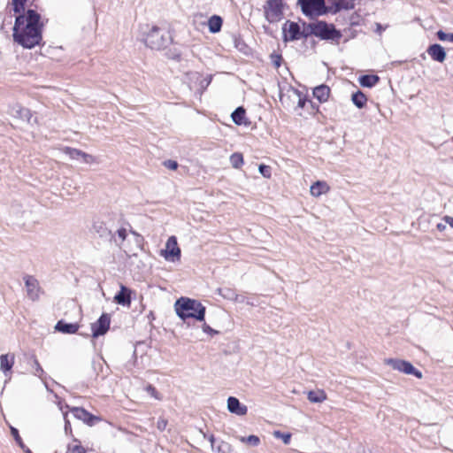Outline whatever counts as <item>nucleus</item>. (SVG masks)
Wrapping results in <instances>:
<instances>
[{
	"instance_id": "473e14b6",
	"label": "nucleus",
	"mask_w": 453,
	"mask_h": 453,
	"mask_svg": "<svg viewBox=\"0 0 453 453\" xmlns=\"http://www.w3.org/2000/svg\"><path fill=\"white\" fill-rule=\"evenodd\" d=\"M219 295L224 297L225 299H228V300H237V294L230 289V288H226V289H219Z\"/></svg>"
},
{
	"instance_id": "ddd939ff",
	"label": "nucleus",
	"mask_w": 453,
	"mask_h": 453,
	"mask_svg": "<svg viewBox=\"0 0 453 453\" xmlns=\"http://www.w3.org/2000/svg\"><path fill=\"white\" fill-rule=\"evenodd\" d=\"M24 280L27 296L33 301L37 300L41 293L38 280L35 277L29 275L26 276Z\"/></svg>"
},
{
	"instance_id": "79ce46f5",
	"label": "nucleus",
	"mask_w": 453,
	"mask_h": 453,
	"mask_svg": "<svg viewBox=\"0 0 453 453\" xmlns=\"http://www.w3.org/2000/svg\"><path fill=\"white\" fill-rule=\"evenodd\" d=\"M11 431H12V434L15 438L16 441L19 444L20 447L23 448L22 441H21L20 436L19 435L18 430L14 427H12Z\"/></svg>"
},
{
	"instance_id": "f704fd0d",
	"label": "nucleus",
	"mask_w": 453,
	"mask_h": 453,
	"mask_svg": "<svg viewBox=\"0 0 453 453\" xmlns=\"http://www.w3.org/2000/svg\"><path fill=\"white\" fill-rule=\"evenodd\" d=\"M26 1L27 0H12V5L13 11H15L16 12H19L21 10H23Z\"/></svg>"
},
{
	"instance_id": "4468645a",
	"label": "nucleus",
	"mask_w": 453,
	"mask_h": 453,
	"mask_svg": "<svg viewBox=\"0 0 453 453\" xmlns=\"http://www.w3.org/2000/svg\"><path fill=\"white\" fill-rule=\"evenodd\" d=\"M227 410L229 412L238 416H244L248 411L247 406L242 404L240 401L234 396H229L227 398Z\"/></svg>"
},
{
	"instance_id": "8fccbe9b",
	"label": "nucleus",
	"mask_w": 453,
	"mask_h": 453,
	"mask_svg": "<svg viewBox=\"0 0 453 453\" xmlns=\"http://www.w3.org/2000/svg\"><path fill=\"white\" fill-rule=\"evenodd\" d=\"M436 227L439 231H444L446 229V226L442 223H438Z\"/></svg>"
},
{
	"instance_id": "f8f14e48",
	"label": "nucleus",
	"mask_w": 453,
	"mask_h": 453,
	"mask_svg": "<svg viewBox=\"0 0 453 453\" xmlns=\"http://www.w3.org/2000/svg\"><path fill=\"white\" fill-rule=\"evenodd\" d=\"M71 411L77 419L81 420L82 422L88 426H93L96 422L101 421V418L99 417L89 413L83 408L73 407L71 409Z\"/></svg>"
},
{
	"instance_id": "864d4df0",
	"label": "nucleus",
	"mask_w": 453,
	"mask_h": 453,
	"mask_svg": "<svg viewBox=\"0 0 453 453\" xmlns=\"http://www.w3.org/2000/svg\"><path fill=\"white\" fill-rule=\"evenodd\" d=\"M210 441H211V448L213 449H214L215 439H214V437L212 435L210 437Z\"/></svg>"
},
{
	"instance_id": "2f4dec72",
	"label": "nucleus",
	"mask_w": 453,
	"mask_h": 453,
	"mask_svg": "<svg viewBox=\"0 0 453 453\" xmlns=\"http://www.w3.org/2000/svg\"><path fill=\"white\" fill-rule=\"evenodd\" d=\"M230 162L233 167L239 168L243 164L242 155L234 153L230 157Z\"/></svg>"
},
{
	"instance_id": "a211bd4d",
	"label": "nucleus",
	"mask_w": 453,
	"mask_h": 453,
	"mask_svg": "<svg viewBox=\"0 0 453 453\" xmlns=\"http://www.w3.org/2000/svg\"><path fill=\"white\" fill-rule=\"evenodd\" d=\"M330 190L329 185L324 180L315 181L310 188V194L313 197H319L322 195L327 194Z\"/></svg>"
},
{
	"instance_id": "cd10ccee",
	"label": "nucleus",
	"mask_w": 453,
	"mask_h": 453,
	"mask_svg": "<svg viewBox=\"0 0 453 453\" xmlns=\"http://www.w3.org/2000/svg\"><path fill=\"white\" fill-rule=\"evenodd\" d=\"M238 439L240 441L249 444L253 447H256L260 443V439L257 435H250L247 437L240 436Z\"/></svg>"
},
{
	"instance_id": "f3484780",
	"label": "nucleus",
	"mask_w": 453,
	"mask_h": 453,
	"mask_svg": "<svg viewBox=\"0 0 453 453\" xmlns=\"http://www.w3.org/2000/svg\"><path fill=\"white\" fill-rule=\"evenodd\" d=\"M14 360L15 357L13 354H3L0 356V370L9 380L11 378L9 372L14 365Z\"/></svg>"
},
{
	"instance_id": "0eeeda50",
	"label": "nucleus",
	"mask_w": 453,
	"mask_h": 453,
	"mask_svg": "<svg viewBox=\"0 0 453 453\" xmlns=\"http://www.w3.org/2000/svg\"><path fill=\"white\" fill-rule=\"evenodd\" d=\"M385 364L390 365L394 370L399 371L408 375H414L421 379L422 372L417 370L410 362L401 359L388 358L385 359Z\"/></svg>"
},
{
	"instance_id": "49530a36",
	"label": "nucleus",
	"mask_w": 453,
	"mask_h": 453,
	"mask_svg": "<svg viewBox=\"0 0 453 453\" xmlns=\"http://www.w3.org/2000/svg\"><path fill=\"white\" fill-rule=\"evenodd\" d=\"M386 29V27H383L381 24L380 23H376V33H378L379 35H380L384 30Z\"/></svg>"
},
{
	"instance_id": "1a4fd4ad",
	"label": "nucleus",
	"mask_w": 453,
	"mask_h": 453,
	"mask_svg": "<svg viewBox=\"0 0 453 453\" xmlns=\"http://www.w3.org/2000/svg\"><path fill=\"white\" fill-rule=\"evenodd\" d=\"M161 256L165 260L175 262L180 258V249L178 247L177 239L175 236L168 238L165 243V249L161 250Z\"/></svg>"
},
{
	"instance_id": "e433bc0d",
	"label": "nucleus",
	"mask_w": 453,
	"mask_h": 453,
	"mask_svg": "<svg viewBox=\"0 0 453 453\" xmlns=\"http://www.w3.org/2000/svg\"><path fill=\"white\" fill-rule=\"evenodd\" d=\"M218 452L219 453H231L232 452L231 446L227 442L221 441L218 447Z\"/></svg>"
},
{
	"instance_id": "3c124183",
	"label": "nucleus",
	"mask_w": 453,
	"mask_h": 453,
	"mask_svg": "<svg viewBox=\"0 0 453 453\" xmlns=\"http://www.w3.org/2000/svg\"><path fill=\"white\" fill-rule=\"evenodd\" d=\"M304 104H305V100L300 97V98H299V101H298V106H299L300 108H303V107H304Z\"/></svg>"
},
{
	"instance_id": "f257e3e1",
	"label": "nucleus",
	"mask_w": 453,
	"mask_h": 453,
	"mask_svg": "<svg viewBox=\"0 0 453 453\" xmlns=\"http://www.w3.org/2000/svg\"><path fill=\"white\" fill-rule=\"evenodd\" d=\"M27 0L26 2H27ZM27 3H25L24 7ZM19 12L13 27V40L24 48L32 49L42 41L41 16L34 10ZM15 13H17L14 11Z\"/></svg>"
},
{
	"instance_id": "9b49d317",
	"label": "nucleus",
	"mask_w": 453,
	"mask_h": 453,
	"mask_svg": "<svg viewBox=\"0 0 453 453\" xmlns=\"http://www.w3.org/2000/svg\"><path fill=\"white\" fill-rule=\"evenodd\" d=\"M10 114L16 119L27 122V124H32L33 122V114L31 111L23 107L19 104H15L11 107ZM34 122H36L35 119H34Z\"/></svg>"
},
{
	"instance_id": "aec40b11",
	"label": "nucleus",
	"mask_w": 453,
	"mask_h": 453,
	"mask_svg": "<svg viewBox=\"0 0 453 453\" xmlns=\"http://www.w3.org/2000/svg\"><path fill=\"white\" fill-rule=\"evenodd\" d=\"M55 329L63 334H75L79 329V325L76 323H66L63 320H59L56 326Z\"/></svg>"
},
{
	"instance_id": "6e6552de",
	"label": "nucleus",
	"mask_w": 453,
	"mask_h": 453,
	"mask_svg": "<svg viewBox=\"0 0 453 453\" xmlns=\"http://www.w3.org/2000/svg\"><path fill=\"white\" fill-rule=\"evenodd\" d=\"M265 19L271 22H278L283 17L282 0H268L265 6Z\"/></svg>"
},
{
	"instance_id": "09e8293b",
	"label": "nucleus",
	"mask_w": 453,
	"mask_h": 453,
	"mask_svg": "<svg viewBox=\"0 0 453 453\" xmlns=\"http://www.w3.org/2000/svg\"><path fill=\"white\" fill-rule=\"evenodd\" d=\"M126 245H129L130 247H134V242L132 239V232H130V236L126 241Z\"/></svg>"
},
{
	"instance_id": "20e7f679",
	"label": "nucleus",
	"mask_w": 453,
	"mask_h": 453,
	"mask_svg": "<svg viewBox=\"0 0 453 453\" xmlns=\"http://www.w3.org/2000/svg\"><path fill=\"white\" fill-rule=\"evenodd\" d=\"M169 42L167 34L157 27L150 28L144 38L145 44L152 50H161L166 47Z\"/></svg>"
},
{
	"instance_id": "c9c22d12",
	"label": "nucleus",
	"mask_w": 453,
	"mask_h": 453,
	"mask_svg": "<svg viewBox=\"0 0 453 453\" xmlns=\"http://www.w3.org/2000/svg\"><path fill=\"white\" fill-rule=\"evenodd\" d=\"M437 36H438V39L440 41H447V40H449L451 42H453V33L452 34H446L442 30H439L437 32Z\"/></svg>"
},
{
	"instance_id": "4be33fe9",
	"label": "nucleus",
	"mask_w": 453,
	"mask_h": 453,
	"mask_svg": "<svg viewBox=\"0 0 453 453\" xmlns=\"http://www.w3.org/2000/svg\"><path fill=\"white\" fill-rule=\"evenodd\" d=\"M307 397L311 403H323L327 398L326 392L322 389L309 391L307 393Z\"/></svg>"
},
{
	"instance_id": "4c0bfd02",
	"label": "nucleus",
	"mask_w": 453,
	"mask_h": 453,
	"mask_svg": "<svg viewBox=\"0 0 453 453\" xmlns=\"http://www.w3.org/2000/svg\"><path fill=\"white\" fill-rule=\"evenodd\" d=\"M259 173L265 177V178H270L271 177V168L268 165H260L258 167Z\"/></svg>"
},
{
	"instance_id": "423d86ee",
	"label": "nucleus",
	"mask_w": 453,
	"mask_h": 453,
	"mask_svg": "<svg viewBox=\"0 0 453 453\" xmlns=\"http://www.w3.org/2000/svg\"><path fill=\"white\" fill-rule=\"evenodd\" d=\"M311 32L321 39H337L341 37L340 33L333 25L319 21L310 25Z\"/></svg>"
},
{
	"instance_id": "a878e982",
	"label": "nucleus",
	"mask_w": 453,
	"mask_h": 453,
	"mask_svg": "<svg viewBox=\"0 0 453 453\" xmlns=\"http://www.w3.org/2000/svg\"><path fill=\"white\" fill-rule=\"evenodd\" d=\"M351 100L357 108L362 109L365 105L367 98L364 93L357 91L352 95Z\"/></svg>"
},
{
	"instance_id": "39448f33",
	"label": "nucleus",
	"mask_w": 453,
	"mask_h": 453,
	"mask_svg": "<svg viewBox=\"0 0 453 453\" xmlns=\"http://www.w3.org/2000/svg\"><path fill=\"white\" fill-rule=\"evenodd\" d=\"M302 12L311 18L319 17L327 12L324 0H298Z\"/></svg>"
},
{
	"instance_id": "dca6fc26",
	"label": "nucleus",
	"mask_w": 453,
	"mask_h": 453,
	"mask_svg": "<svg viewBox=\"0 0 453 453\" xmlns=\"http://www.w3.org/2000/svg\"><path fill=\"white\" fill-rule=\"evenodd\" d=\"M283 34L286 41H294L300 38V27L295 22H287L283 27Z\"/></svg>"
},
{
	"instance_id": "c03bdc74",
	"label": "nucleus",
	"mask_w": 453,
	"mask_h": 453,
	"mask_svg": "<svg viewBox=\"0 0 453 453\" xmlns=\"http://www.w3.org/2000/svg\"><path fill=\"white\" fill-rule=\"evenodd\" d=\"M165 166L170 170H176L178 167V163L173 160H167L165 162Z\"/></svg>"
},
{
	"instance_id": "6ab92c4d",
	"label": "nucleus",
	"mask_w": 453,
	"mask_h": 453,
	"mask_svg": "<svg viewBox=\"0 0 453 453\" xmlns=\"http://www.w3.org/2000/svg\"><path fill=\"white\" fill-rule=\"evenodd\" d=\"M428 55L435 61L442 63L446 58L444 48L440 44H433L427 49Z\"/></svg>"
},
{
	"instance_id": "9d476101",
	"label": "nucleus",
	"mask_w": 453,
	"mask_h": 453,
	"mask_svg": "<svg viewBox=\"0 0 453 453\" xmlns=\"http://www.w3.org/2000/svg\"><path fill=\"white\" fill-rule=\"evenodd\" d=\"M110 323V315L103 313L98 320L91 325L93 337L96 338L100 335H104L108 331Z\"/></svg>"
},
{
	"instance_id": "c85d7f7f",
	"label": "nucleus",
	"mask_w": 453,
	"mask_h": 453,
	"mask_svg": "<svg viewBox=\"0 0 453 453\" xmlns=\"http://www.w3.org/2000/svg\"><path fill=\"white\" fill-rule=\"evenodd\" d=\"M67 453H87V450L80 444L77 440L67 447Z\"/></svg>"
},
{
	"instance_id": "bb28decb",
	"label": "nucleus",
	"mask_w": 453,
	"mask_h": 453,
	"mask_svg": "<svg viewBox=\"0 0 453 453\" xmlns=\"http://www.w3.org/2000/svg\"><path fill=\"white\" fill-rule=\"evenodd\" d=\"M356 5V0H339L336 4V11L351 10Z\"/></svg>"
},
{
	"instance_id": "2eb2a0df",
	"label": "nucleus",
	"mask_w": 453,
	"mask_h": 453,
	"mask_svg": "<svg viewBox=\"0 0 453 453\" xmlns=\"http://www.w3.org/2000/svg\"><path fill=\"white\" fill-rule=\"evenodd\" d=\"M120 289L113 298L114 302L118 304L129 307L131 304L132 291L124 285H120Z\"/></svg>"
},
{
	"instance_id": "5701e85b",
	"label": "nucleus",
	"mask_w": 453,
	"mask_h": 453,
	"mask_svg": "<svg viewBox=\"0 0 453 453\" xmlns=\"http://www.w3.org/2000/svg\"><path fill=\"white\" fill-rule=\"evenodd\" d=\"M223 20L221 17L218 15H212L208 20L209 31L212 34H216L221 30Z\"/></svg>"
},
{
	"instance_id": "c756f323",
	"label": "nucleus",
	"mask_w": 453,
	"mask_h": 453,
	"mask_svg": "<svg viewBox=\"0 0 453 453\" xmlns=\"http://www.w3.org/2000/svg\"><path fill=\"white\" fill-rule=\"evenodd\" d=\"M63 152L65 154L68 155L72 159H81L82 153H83V151H81L80 150L70 148V147L64 148Z\"/></svg>"
},
{
	"instance_id": "de8ad7c7",
	"label": "nucleus",
	"mask_w": 453,
	"mask_h": 453,
	"mask_svg": "<svg viewBox=\"0 0 453 453\" xmlns=\"http://www.w3.org/2000/svg\"><path fill=\"white\" fill-rule=\"evenodd\" d=\"M443 220L453 228V217L445 216L443 218Z\"/></svg>"
},
{
	"instance_id": "603ef678",
	"label": "nucleus",
	"mask_w": 453,
	"mask_h": 453,
	"mask_svg": "<svg viewBox=\"0 0 453 453\" xmlns=\"http://www.w3.org/2000/svg\"><path fill=\"white\" fill-rule=\"evenodd\" d=\"M276 58H277V59L274 60V65H276V67H279L280 65V57L277 56Z\"/></svg>"
},
{
	"instance_id": "ea45409f",
	"label": "nucleus",
	"mask_w": 453,
	"mask_h": 453,
	"mask_svg": "<svg viewBox=\"0 0 453 453\" xmlns=\"http://www.w3.org/2000/svg\"><path fill=\"white\" fill-rule=\"evenodd\" d=\"M202 329L203 331L205 333V334H210L211 336H213L215 334H219V331L211 328L209 325L207 324H203V326H202Z\"/></svg>"
},
{
	"instance_id": "37998d69",
	"label": "nucleus",
	"mask_w": 453,
	"mask_h": 453,
	"mask_svg": "<svg viewBox=\"0 0 453 453\" xmlns=\"http://www.w3.org/2000/svg\"><path fill=\"white\" fill-rule=\"evenodd\" d=\"M167 426V420L165 418H159L157 422V427L160 431H164Z\"/></svg>"
},
{
	"instance_id": "58836bf2",
	"label": "nucleus",
	"mask_w": 453,
	"mask_h": 453,
	"mask_svg": "<svg viewBox=\"0 0 453 453\" xmlns=\"http://www.w3.org/2000/svg\"><path fill=\"white\" fill-rule=\"evenodd\" d=\"M33 363H34V368H35L34 374L35 376H38L41 378L43 373L42 368L41 367V365L36 358L34 359Z\"/></svg>"
},
{
	"instance_id": "393cba45",
	"label": "nucleus",
	"mask_w": 453,
	"mask_h": 453,
	"mask_svg": "<svg viewBox=\"0 0 453 453\" xmlns=\"http://www.w3.org/2000/svg\"><path fill=\"white\" fill-rule=\"evenodd\" d=\"M232 119L236 125L246 124L245 122V110L242 107H238L232 113Z\"/></svg>"
},
{
	"instance_id": "a19ab883",
	"label": "nucleus",
	"mask_w": 453,
	"mask_h": 453,
	"mask_svg": "<svg viewBox=\"0 0 453 453\" xmlns=\"http://www.w3.org/2000/svg\"><path fill=\"white\" fill-rule=\"evenodd\" d=\"M146 391H147V392H148V393H149L152 397H154V398H156V399H160V396H159V395H158L157 391L156 390V388H155L153 386H151V385H148V386L146 387Z\"/></svg>"
},
{
	"instance_id": "6e6d98bb",
	"label": "nucleus",
	"mask_w": 453,
	"mask_h": 453,
	"mask_svg": "<svg viewBox=\"0 0 453 453\" xmlns=\"http://www.w3.org/2000/svg\"><path fill=\"white\" fill-rule=\"evenodd\" d=\"M27 453H31V451L29 449L27 450Z\"/></svg>"
},
{
	"instance_id": "7c9ffc66",
	"label": "nucleus",
	"mask_w": 453,
	"mask_h": 453,
	"mask_svg": "<svg viewBox=\"0 0 453 453\" xmlns=\"http://www.w3.org/2000/svg\"><path fill=\"white\" fill-rule=\"evenodd\" d=\"M273 435L277 438L282 440L283 443L288 445L290 443L291 434L289 433H281L279 430L273 431Z\"/></svg>"
},
{
	"instance_id": "b1692460",
	"label": "nucleus",
	"mask_w": 453,
	"mask_h": 453,
	"mask_svg": "<svg viewBox=\"0 0 453 453\" xmlns=\"http://www.w3.org/2000/svg\"><path fill=\"white\" fill-rule=\"evenodd\" d=\"M379 80L377 75L366 74L359 78V83L362 87L372 88L378 83Z\"/></svg>"
},
{
	"instance_id": "7ed1b4c3",
	"label": "nucleus",
	"mask_w": 453,
	"mask_h": 453,
	"mask_svg": "<svg viewBox=\"0 0 453 453\" xmlns=\"http://www.w3.org/2000/svg\"><path fill=\"white\" fill-rule=\"evenodd\" d=\"M130 236V233L125 228L119 229L113 236L114 242L122 250L127 256L135 255V252L142 249V237L132 232V239L134 242V247L126 245L127 239Z\"/></svg>"
},
{
	"instance_id": "5fc2aeb1",
	"label": "nucleus",
	"mask_w": 453,
	"mask_h": 453,
	"mask_svg": "<svg viewBox=\"0 0 453 453\" xmlns=\"http://www.w3.org/2000/svg\"><path fill=\"white\" fill-rule=\"evenodd\" d=\"M234 302H238V303H242L243 302V297L242 296H240L239 295H237V300H234Z\"/></svg>"
},
{
	"instance_id": "f03ea898",
	"label": "nucleus",
	"mask_w": 453,
	"mask_h": 453,
	"mask_svg": "<svg viewBox=\"0 0 453 453\" xmlns=\"http://www.w3.org/2000/svg\"><path fill=\"white\" fill-rule=\"evenodd\" d=\"M177 316L185 321L187 319L204 320L205 307L197 300L188 297H180L174 303Z\"/></svg>"
},
{
	"instance_id": "72a5a7b5",
	"label": "nucleus",
	"mask_w": 453,
	"mask_h": 453,
	"mask_svg": "<svg viewBox=\"0 0 453 453\" xmlns=\"http://www.w3.org/2000/svg\"><path fill=\"white\" fill-rule=\"evenodd\" d=\"M81 159H82V161L88 165H93V164L98 163V160L96 157H94L90 154L85 153V152L82 153Z\"/></svg>"
},
{
	"instance_id": "412c9836",
	"label": "nucleus",
	"mask_w": 453,
	"mask_h": 453,
	"mask_svg": "<svg viewBox=\"0 0 453 453\" xmlns=\"http://www.w3.org/2000/svg\"><path fill=\"white\" fill-rule=\"evenodd\" d=\"M330 94V88L326 85H319L313 89V96L320 103L326 102Z\"/></svg>"
},
{
	"instance_id": "a18cd8bd",
	"label": "nucleus",
	"mask_w": 453,
	"mask_h": 453,
	"mask_svg": "<svg viewBox=\"0 0 453 453\" xmlns=\"http://www.w3.org/2000/svg\"><path fill=\"white\" fill-rule=\"evenodd\" d=\"M64 419H65V430L67 432L71 430V424L69 419L67 418V412H64Z\"/></svg>"
}]
</instances>
